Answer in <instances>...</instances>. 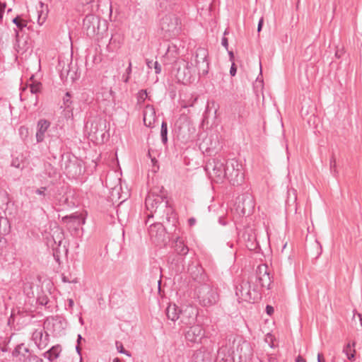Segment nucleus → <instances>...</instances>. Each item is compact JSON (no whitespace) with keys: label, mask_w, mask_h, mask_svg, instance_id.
I'll use <instances>...</instances> for the list:
<instances>
[{"label":"nucleus","mask_w":362,"mask_h":362,"mask_svg":"<svg viewBox=\"0 0 362 362\" xmlns=\"http://www.w3.org/2000/svg\"><path fill=\"white\" fill-rule=\"evenodd\" d=\"M62 221L65 223H73L79 226L85 223V219L78 213H74L69 216L62 217Z\"/></svg>","instance_id":"5701e85b"},{"label":"nucleus","mask_w":362,"mask_h":362,"mask_svg":"<svg viewBox=\"0 0 362 362\" xmlns=\"http://www.w3.org/2000/svg\"><path fill=\"white\" fill-rule=\"evenodd\" d=\"M317 362H325L323 354L321 353L317 354Z\"/></svg>","instance_id":"e2e57ef3"},{"label":"nucleus","mask_w":362,"mask_h":362,"mask_svg":"<svg viewBox=\"0 0 362 362\" xmlns=\"http://www.w3.org/2000/svg\"><path fill=\"white\" fill-rule=\"evenodd\" d=\"M208 54V50L203 47L197 48L195 53L192 54L191 62H194V66L197 69L199 76H204L209 73Z\"/></svg>","instance_id":"1a4fd4ad"},{"label":"nucleus","mask_w":362,"mask_h":362,"mask_svg":"<svg viewBox=\"0 0 362 362\" xmlns=\"http://www.w3.org/2000/svg\"><path fill=\"white\" fill-rule=\"evenodd\" d=\"M49 352L51 356V362H53L54 359H56L59 356L62 352V346L59 344L52 346L49 349Z\"/></svg>","instance_id":"f704fd0d"},{"label":"nucleus","mask_w":362,"mask_h":362,"mask_svg":"<svg viewBox=\"0 0 362 362\" xmlns=\"http://www.w3.org/2000/svg\"><path fill=\"white\" fill-rule=\"evenodd\" d=\"M154 69L156 74H160L161 71V67L159 63L156 61L154 62Z\"/></svg>","instance_id":"4d7b16f0"},{"label":"nucleus","mask_w":362,"mask_h":362,"mask_svg":"<svg viewBox=\"0 0 362 362\" xmlns=\"http://www.w3.org/2000/svg\"><path fill=\"white\" fill-rule=\"evenodd\" d=\"M194 293L199 304L203 307L214 305L217 303L219 299L216 289L207 284H200L197 286Z\"/></svg>","instance_id":"39448f33"},{"label":"nucleus","mask_w":362,"mask_h":362,"mask_svg":"<svg viewBox=\"0 0 362 362\" xmlns=\"http://www.w3.org/2000/svg\"><path fill=\"white\" fill-rule=\"evenodd\" d=\"M6 7V2H1L0 1V11L4 13Z\"/></svg>","instance_id":"0e129e2a"},{"label":"nucleus","mask_w":362,"mask_h":362,"mask_svg":"<svg viewBox=\"0 0 362 362\" xmlns=\"http://www.w3.org/2000/svg\"><path fill=\"white\" fill-rule=\"evenodd\" d=\"M50 126V122L47 119H40L37 122V129L36 132V141L41 143L44 141L45 134Z\"/></svg>","instance_id":"aec40b11"},{"label":"nucleus","mask_w":362,"mask_h":362,"mask_svg":"<svg viewBox=\"0 0 362 362\" xmlns=\"http://www.w3.org/2000/svg\"><path fill=\"white\" fill-rule=\"evenodd\" d=\"M181 308H179L175 304H169L165 310L166 316L168 320L173 322H175L180 319V310Z\"/></svg>","instance_id":"b1692460"},{"label":"nucleus","mask_w":362,"mask_h":362,"mask_svg":"<svg viewBox=\"0 0 362 362\" xmlns=\"http://www.w3.org/2000/svg\"><path fill=\"white\" fill-rule=\"evenodd\" d=\"M226 349V347H221L218 349L216 358V362H233V358L230 354H226L225 353Z\"/></svg>","instance_id":"c85d7f7f"},{"label":"nucleus","mask_w":362,"mask_h":362,"mask_svg":"<svg viewBox=\"0 0 362 362\" xmlns=\"http://www.w3.org/2000/svg\"><path fill=\"white\" fill-rule=\"evenodd\" d=\"M37 13H38L37 23H38L39 25H41L45 22L46 18L45 17L42 18V11H40V12L38 11Z\"/></svg>","instance_id":"6e6d98bb"},{"label":"nucleus","mask_w":362,"mask_h":362,"mask_svg":"<svg viewBox=\"0 0 362 362\" xmlns=\"http://www.w3.org/2000/svg\"><path fill=\"white\" fill-rule=\"evenodd\" d=\"M228 55H229L230 61L232 63H233V62H234V58H235V57H234V53H233V51H229V50L228 49Z\"/></svg>","instance_id":"680f3d73"},{"label":"nucleus","mask_w":362,"mask_h":362,"mask_svg":"<svg viewBox=\"0 0 362 362\" xmlns=\"http://www.w3.org/2000/svg\"><path fill=\"white\" fill-rule=\"evenodd\" d=\"M196 219L194 217L189 218L188 219V224L190 227L194 226L196 224Z\"/></svg>","instance_id":"bf43d9fd"},{"label":"nucleus","mask_w":362,"mask_h":362,"mask_svg":"<svg viewBox=\"0 0 362 362\" xmlns=\"http://www.w3.org/2000/svg\"><path fill=\"white\" fill-rule=\"evenodd\" d=\"M56 204L61 207L71 208L75 206L72 200H69V196L67 193L64 194H59L55 197Z\"/></svg>","instance_id":"4be33fe9"},{"label":"nucleus","mask_w":362,"mask_h":362,"mask_svg":"<svg viewBox=\"0 0 362 362\" xmlns=\"http://www.w3.org/2000/svg\"><path fill=\"white\" fill-rule=\"evenodd\" d=\"M263 23H264V18H263V17H262L259 19V23H258V25H257V32L258 33H259L262 30V26H263Z\"/></svg>","instance_id":"13d9d810"},{"label":"nucleus","mask_w":362,"mask_h":362,"mask_svg":"<svg viewBox=\"0 0 362 362\" xmlns=\"http://www.w3.org/2000/svg\"><path fill=\"white\" fill-rule=\"evenodd\" d=\"M62 243V238L60 240H59L58 246L55 248L52 249V255L54 257V260L58 263L60 264V251H59V246L61 245Z\"/></svg>","instance_id":"ea45409f"},{"label":"nucleus","mask_w":362,"mask_h":362,"mask_svg":"<svg viewBox=\"0 0 362 362\" xmlns=\"http://www.w3.org/2000/svg\"><path fill=\"white\" fill-rule=\"evenodd\" d=\"M265 310H266L267 314L269 315H272L274 313V308L272 305H267L266 306Z\"/></svg>","instance_id":"864d4df0"},{"label":"nucleus","mask_w":362,"mask_h":362,"mask_svg":"<svg viewBox=\"0 0 362 362\" xmlns=\"http://www.w3.org/2000/svg\"><path fill=\"white\" fill-rule=\"evenodd\" d=\"M243 238L246 241V247L250 250H255L257 247L255 235L252 233V230L245 231L243 234Z\"/></svg>","instance_id":"412c9836"},{"label":"nucleus","mask_w":362,"mask_h":362,"mask_svg":"<svg viewBox=\"0 0 362 362\" xmlns=\"http://www.w3.org/2000/svg\"><path fill=\"white\" fill-rule=\"evenodd\" d=\"M23 160L24 157L22 154H18L16 156L12 155V160L11 163V165L16 168L23 170L24 168Z\"/></svg>","instance_id":"2f4dec72"},{"label":"nucleus","mask_w":362,"mask_h":362,"mask_svg":"<svg viewBox=\"0 0 362 362\" xmlns=\"http://www.w3.org/2000/svg\"><path fill=\"white\" fill-rule=\"evenodd\" d=\"M33 339L40 349H45L49 341V335L47 332L43 334V330L36 329L33 334Z\"/></svg>","instance_id":"a211bd4d"},{"label":"nucleus","mask_w":362,"mask_h":362,"mask_svg":"<svg viewBox=\"0 0 362 362\" xmlns=\"http://www.w3.org/2000/svg\"><path fill=\"white\" fill-rule=\"evenodd\" d=\"M160 137L162 143L166 145L168 144V123L164 120L161 123Z\"/></svg>","instance_id":"72a5a7b5"},{"label":"nucleus","mask_w":362,"mask_h":362,"mask_svg":"<svg viewBox=\"0 0 362 362\" xmlns=\"http://www.w3.org/2000/svg\"><path fill=\"white\" fill-rule=\"evenodd\" d=\"M189 329L185 333V337L187 344L201 343L202 339L204 337L205 332L202 326L194 325L188 327Z\"/></svg>","instance_id":"4468645a"},{"label":"nucleus","mask_w":362,"mask_h":362,"mask_svg":"<svg viewBox=\"0 0 362 362\" xmlns=\"http://www.w3.org/2000/svg\"><path fill=\"white\" fill-rule=\"evenodd\" d=\"M115 344L117 349L119 353L124 354L128 356H131V354L129 353V351L124 349L122 342L117 341Z\"/></svg>","instance_id":"37998d69"},{"label":"nucleus","mask_w":362,"mask_h":362,"mask_svg":"<svg viewBox=\"0 0 362 362\" xmlns=\"http://www.w3.org/2000/svg\"><path fill=\"white\" fill-rule=\"evenodd\" d=\"M251 286L248 281L242 280L235 286V295L238 299L243 301L250 302L256 299V296L259 294V291L257 288V286H255L253 288L254 296L250 291Z\"/></svg>","instance_id":"f8f14e48"},{"label":"nucleus","mask_w":362,"mask_h":362,"mask_svg":"<svg viewBox=\"0 0 362 362\" xmlns=\"http://www.w3.org/2000/svg\"><path fill=\"white\" fill-rule=\"evenodd\" d=\"M24 362H44L43 360L35 354H30L25 358Z\"/></svg>","instance_id":"79ce46f5"},{"label":"nucleus","mask_w":362,"mask_h":362,"mask_svg":"<svg viewBox=\"0 0 362 362\" xmlns=\"http://www.w3.org/2000/svg\"><path fill=\"white\" fill-rule=\"evenodd\" d=\"M37 301L40 305H46L49 302V299H48L47 296H42L38 297L37 299Z\"/></svg>","instance_id":"a18cd8bd"},{"label":"nucleus","mask_w":362,"mask_h":362,"mask_svg":"<svg viewBox=\"0 0 362 362\" xmlns=\"http://www.w3.org/2000/svg\"><path fill=\"white\" fill-rule=\"evenodd\" d=\"M226 160L224 158L218 156L209 161L205 170L211 174L213 180L217 183H222L225 180Z\"/></svg>","instance_id":"6e6552de"},{"label":"nucleus","mask_w":362,"mask_h":362,"mask_svg":"<svg viewBox=\"0 0 362 362\" xmlns=\"http://www.w3.org/2000/svg\"><path fill=\"white\" fill-rule=\"evenodd\" d=\"M296 362H306V361L300 355H299L296 358Z\"/></svg>","instance_id":"338daca9"},{"label":"nucleus","mask_w":362,"mask_h":362,"mask_svg":"<svg viewBox=\"0 0 362 362\" xmlns=\"http://www.w3.org/2000/svg\"><path fill=\"white\" fill-rule=\"evenodd\" d=\"M193 62H189L184 59H179L173 66L175 76L178 83H190L192 78Z\"/></svg>","instance_id":"0eeeda50"},{"label":"nucleus","mask_w":362,"mask_h":362,"mask_svg":"<svg viewBox=\"0 0 362 362\" xmlns=\"http://www.w3.org/2000/svg\"><path fill=\"white\" fill-rule=\"evenodd\" d=\"M235 210L241 216H248L253 213L255 202L252 196L245 193L238 197Z\"/></svg>","instance_id":"9b49d317"},{"label":"nucleus","mask_w":362,"mask_h":362,"mask_svg":"<svg viewBox=\"0 0 362 362\" xmlns=\"http://www.w3.org/2000/svg\"><path fill=\"white\" fill-rule=\"evenodd\" d=\"M225 179L233 186L241 185L245 179L243 165L235 159L226 160Z\"/></svg>","instance_id":"423d86ee"},{"label":"nucleus","mask_w":362,"mask_h":362,"mask_svg":"<svg viewBox=\"0 0 362 362\" xmlns=\"http://www.w3.org/2000/svg\"><path fill=\"white\" fill-rule=\"evenodd\" d=\"M160 27L165 38H175L181 33L182 22L175 14L168 13L160 18Z\"/></svg>","instance_id":"20e7f679"},{"label":"nucleus","mask_w":362,"mask_h":362,"mask_svg":"<svg viewBox=\"0 0 362 362\" xmlns=\"http://www.w3.org/2000/svg\"><path fill=\"white\" fill-rule=\"evenodd\" d=\"M329 169L332 174H333L334 176L337 175L338 171L337 170V162L334 154L332 155L329 160Z\"/></svg>","instance_id":"4c0bfd02"},{"label":"nucleus","mask_w":362,"mask_h":362,"mask_svg":"<svg viewBox=\"0 0 362 362\" xmlns=\"http://www.w3.org/2000/svg\"><path fill=\"white\" fill-rule=\"evenodd\" d=\"M107 22L94 14H88L83 21V30L89 37H103L107 31Z\"/></svg>","instance_id":"7ed1b4c3"},{"label":"nucleus","mask_w":362,"mask_h":362,"mask_svg":"<svg viewBox=\"0 0 362 362\" xmlns=\"http://www.w3.org/2000/svg\"><path fill=\"white\" fill-rule=\"evenodd\" d=\"M12 22L16 25V27L19 29V30H23L25 27L27 26V23L23 21V20H21L20 18V16H17L16 17H15L13 20H12Z\"/></svg>","instance_id":"58836bf2"},{"label":"nucleus","mask_w":362,"mask_h":362,"mask_svg":"<svg viewBox=\"0 0 362 362\" xmlns=\"http://www.w3.org/2000/svg\"><path fill=\"white\" fill-rule=\"evenodd\" d=\"M71 94L69 92H66L65 95L63 98V103L64 105V109L68 112H72V101L71 100Z\"/></svg>","instance_id":"c9c22d12"},{"label":"nucleus","mask_w":362,"mask_h":362,"mask_svg":"<svg viewBox=\"0 0 362 362\" xmlns=\"http://www.w3.org/2000/svg\"><path fill=\"white\" fill-rule=\"evenodd\" d=\"M229 31L228 29H226V30L223 33V37L221 39V45L228 50V38L226 37L227 34H228Z\"/></svg>","instance_id":"c03bdc74"},{"label":"nucleus","mask_w":362,"mask_h":362,"mask_svg":"<svg viewBox=\"0 0 362 362\" xmlns=\"http://www.w3.org/2000/svg\"><path fill=\"white\" fill-rule=\"evenodd\" d=\"M236 72H237L236 65H235V62H233L231 64L230 69V74L232 76H235Z\"/></svg>","instance_id":"3c124183"},{"label":"nucleus","mask_w":362,"mask_h":362,"mask_svg":"<svg viewBox=\"0 0 362 362\" xmlns=\"http://www.w3.org/2000/svg\"><path fill=\"white\" fill-rule=\"evenodd\" d=\"M34 78V75H32L30 77L29 80L30 83L28 84V86L32 94H37L41 92L42 84L40 82L35 81Z\"/></svg>","instance_id":"cd10ccee"},{"label":"nucleus","mask_w":362,"mask_h":362,"mask_svg":"<svg viewBox=\"0 0 362 362\" xmlns=\"http://www.w3.org/2000/svg\"><path fill=\"white\" fill-rule=\"evenodd\" d=\"M62 281L64 283H76L77 282L76 279H75L74 280H70V279L68 276H65L64 274H62Z\"/></svg>","instance_id":"603ef678"},{"label":"nucleus","mask_w":362,"mask_h":362,"mask_svg":"<svg viewBox=\"0 0 362 362\" xmlns=\"http://www.w3.org/2000/svg\"><path fill=\"white\" fill-rule=\"evenodd\" d=\"M355 342H353L352 345L348 344L343 349V352L346 355L347 358L351 361H355L356 350L354 349Z\"/></svg>","instance_id":"7c9ffc66"},{"label":"nucleus","mask_w":362,"mask_h":362,"mask_svg":"<svg viewBox=\"0 0 362 362\" xmlns=\"http://www.w3.org/2000/svg\"><path fill=\"white\" fill-rule=\"evenodd\" d=\"M132 62L129 61L128 66L126 69L125 74H124L122 75V81L125 83H127L129 81V79H130V77H131V74H132Z\"/></svg>","instance_id":"e433bc0d"},{"label":"nucleus","mask_w":362,"mask_h":362,"mask_svg":"<svg viewBox=\"0 0 362 362\" xmlns=\"http://www.w3.org/2000/svg\"><path fill=\"white\" fill-rule=\"evenodd\" d=\"M45 174L51 178H56L59 175L57 169L50 163L45 164Z\"/></svg>","instance_id":"473e14b6"},{"label":"nucleus","mask_w":362,"mask_h":362,"mask_svg":"<svg viewBox=\"0 0 362 362\" xmlns=\"http://www.w3.org/2000/svg\"><path fill=\"white\" fill-rule=\"evenodd\" d=\"M256 279L261 288L271 289L273 283V274L267 264H259L256 269Z\"/></svg>","instance_id":"ddd939ff"},{"label":"nucleus","mask_w":362,"mask_h":362,"mask_svg":"<svg viewBox=\"0 0 362 362\" xmlns=\"http://www.w3.org/2000/svg\"><path fill=\"white\" fill-rule=\"evenodd\" d=\"M192 362H212V355L206 348L202 347L194 352Z\"/></svg>","instance_id":"6ab92c4d"},{"label":"nucleus","mask_w":362,"mask_h":362,"mask_svg":"<svg viewBox=\"0 0 362 362\" xmlns=\"http://www.w3.org/2000/svg\"><path fill=\"white\" fill-rule=\"evenodd\" d=\"M268 362H278V360L276 357H274L272 355H269Z\"/></svg>","instance_id":"69168bd1"},{"label":"nucleus","mask_w":362,"mask_h":362,"mask_svg":"<svg viewBox=\"0 0 362 362\" xmlns=\"http://www.w3.org/2000/svg\"><path fill=\"white\" fill-rule=\"evenodd\" d=\"M344 54L343 51H339L337 50L336 52H335V57L338 59L341 58V55Z\"/></svg>","instance_id":"774afa93"},{"label":"nucleus","mask_w":362,"mask_h":362,"mask_svg":"<svg viewBox=\"0 0 362 362\" xmlns=\"http://www.w3.org/2000/svg\"><path fill=\"white\" fill-rule=\"evenodd\" d=\"M198 309L193 305H185L180 310V319L178 324L181 328H186L196 325Z\"/></svg>","instance_id":"9d476101"},{"label":"nucleus","mask_w":362,"mask_h":362,"mask_svg":"<svg viewBox=\"0 0 362 362\" xmlns=\"http://www.w3.org/2000/svg\"><path fill=\"white\" fill-rule=\"evenodd\" d=\"M168 216H163L162 218H158L161 222L152 223L148 228V233L152 241L157 244H165L166 240V233H173L176 229V225L178 221L177 214L175 213V221L171 222Z\"/></svg>","instance_id":"f03ea898"},{"label":"nucleus","mask_w":362,"mask_h":362,"mask_svg":"<svg viewBox=\"0 0 362 362\" xmlns=\"http://www.w3.org/2000/svg\"><path fill=\"white\" fill-rule=\"evenodd\" d=\"M70 66L71 64H68L66 65V67L64 66L62 69L60 70V78L62 81H63L64 82L67 81L69 76H70L72 81L74 80V76L75 74V72L73 71L72 73H71Z\"/></svg>","instance_id":"c756f323"},{"label":"nucleus","mask_w":362,"mask_h":362,"mask_svg":"<svg viewBox=\"0 0 362 362\" xmlns=\"http://www.w3.org/2000/svg\"><path fill=\"white\" fill-rule=\"evenodd\" d=\"M119 40H117V39L114 37H112L111 39L110 40V44L109 45L110 46H112V45H114L115 48L116 47H119Z\"/></svg>","instance_id":"09e8293b"},{"label":"nucleus","mask_w":362,"mask_h":362,"mask_svg":"<svg viewBox=\"0 0 362 362\" xmlns=\"http://www.w3.org/2000/svg\"><path fill=\"white\" fill-rule=\"evenodd\" d=\"M175 252L180 256L186 255L189 252L188 247L184 243L180 238H177L173 244Z\"/></svg>","instance_id":"393cba45"},{"label":"nucleus","mask_w":362,"mask_h":362,"mask_svg":"<svg viewBox=\"0 0 362 362\" xmlns=\"http://www.w3.org/2000/svg\"><path fill=\"white\" fill-rule=\"evenodd\" d=\"M187 272L195 281L200 283L201 281H204L205 279L206 276L204 272V269L198 263L192 262L189 264Z\"/></svg>","instance_id":"2eb2a0df"},{"label":"nucleus","mask_w":362,"mask_h":362,"mask_svg":"<svg viewBox=\"0 0 362 362\" xmlns=\"http://www.w3.org/2000/svg\"><path fill=\"white\" fill-rule=\"evenodd\" d=\"M167 191L161 187H156L151 189L145 199V204L147 210L150 211L148 218L156 216L157 218H162L163 216H168V218L171 222L175 221V211L169 204L167 198Z\"/></svg>","instance_id":"f257e3e1"},{"label":"nucleus","mask_w":362,"mask_h":362,"mask_svg":"<svg viewBox=\"0 0 362 362\" xmlns=\"http://www.w3.org/2000/svg\"><path fill=\"white\" fill-rule=\"evenodd\" d=\"M179 54V49L177 45L173 43L168 44L167 50L163 57L164 62L175 64L180 59H178Z\"/></svg>","instance_id":"dca6fc26"},{"label":"nucleus","mask_w":362,"mask_h":362,"mask_svg":"<svg viewBox=\"0 0 362 362\" xmlns=\"http://www.w3.org/2000/svg\"><path fill=\"white\" fill-rule=\"evenodd\" d=\"M62 147V141L61 139L56 136L54 139H52L48 144V149L49 153L52 155V157L54 158H56V155L54 154V151H57V150L60 149Z\"/></svg>","instance_id":"bb28decb"},{"label":"nucleus","mask_w":362,"mask_h":362,"mask_svg":"<svg viewBox=\"0 0 362 362\" xmlns=\"http://www.w3.org/2000/svg\"><path fill=\"white\" fill-rule=\"evenodd\" d=\"M156 119V111L153 106L151 105H147L143 112V120L144 125L149 128L153 127Z\"/></svg>","instance_id":"f3484780"},{"label":"nucleus","mask_w":362,"mask_h":362,"mask_svg":"<svg viewBox=\"0 0 362 362\" xmlns=\"http://www.w3.org/2000/svg\"><path fill=\"white\" fill-rule=\"evenodd\" d=\"M19 134L22 137L24 136L26 138L28 135V128L24 126L21 127L19 129Z\"/></svg>","instance_id":"49530a36"},{"label":"nucleus","mask_w":362,"mask_h":362,"mask_svg":"<svg viewBox=\"0 0 362 362\" xmlns=\"http://www.w3.org/2000/svg\"><path fill=\"white\" fill-rule=\"evenodd\" d=\"M148 98L146 90H140L137 93V101L138 103H143L145 100Z\"/></svg>","instance_id":"a19ab883"},{"label":"nucleus","mask_w":362,"mask_h":362,"mask_svg":"<svg viewBox=\"0 0 362 362\" xmlns=\"http://www.w3.org/2000/svg\"><path fill=\"white\" fill-rule=\"evenodd\" d=\"M47 190L46 187H41L40 188L37 189L35 192L37 194L43 196L44 197L46 196L45 191Z\"/></svg>","instance_id":"de8ad7c7"},{"label":"nucleus","mask_w":362,"mask_h":362,"mask_svg":"<svg viewBox=\"0 0 362 362\" xmlns=\"http://www.w3.org/2000/svg\"><path fill=\"white\" fill-rule=\"evenodd\" d=\"M64 324H65V322L63 320H62L61 318H57L56 320V323H54L53 325L54 326L59 325V327L64 329V327H63Z\"/></svg>","instance_id":"5fc2aeb1"},{"label":"nucleus","mask_w":362,"mask_h":362,"mask_svg":"<svg viewBox=\"0 0 362 362\" xmlns=\"http://www.w3.org/2000/svg\"><path fill=\"white\" fill-rule=\"evenodd\" d=\"M42 356H43V357L47 358L49 362H51V358H50L51 356H50L49 349L47 350V351L44 352L42 354Z\"/></svg>","instance_id":"052dcab7"},{"label":"nucleus","mask_w":362,"mask_h":362,"mask_svg":"<svg viewBox=\"0 0 362 362\" xmlns=\"http://www.w3.org/2000/svg\"><path fill=\"white\" fill-rule=\"evenodd\" d=\"M151 163H152V165H153V171L154 173H156L158 169H159V166L158 165V160L156 159V158H151Z\"/></svg>","instance_id":"8fccbe9b"},{"label":"nucleus","mask_w":362,"mask_h":362,"mask_svg":"<svg viewBox=\"0 0 362 362\" xmlns=\"http://www.w3.org/2000/svg\"><path fill=\"white\" fill-rule=\"evenodd\" d=\"M26 354H31L30 350L23 343L18 344L12 351L13 357L22 356L23 357V361L27 358Z\"/></svg>","instance_id":"a878e982"}]
</instances>
